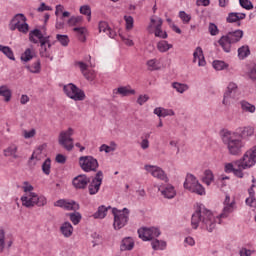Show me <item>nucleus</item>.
<instances>
[{
  "label": "nucleus",
  "mask_w": 256,
  "mask_h": 256,
  "mask_svg": "<svg viewBox=\"0 0 256 256\" xmlns=\"http://www.w3.org/2000/svg\"><path fill=\"white\" fill-rule=\"evenodd\" d=\"M234 211L235 200H233L231 204H225L222 213L218 216H215V214H213L211 210L205 208V206L200 205L192 214V229H198L200 225L201 229H205L208 233H213L217 228V223L220 225L221 219H227V217Z\"/></svg>",
  "instance_id": "obj_1"
},
{
  "label": "nucleus",
  "mask_w": 256,
  "mask_h": 256,
  "mask_svg": "<svg viewBox=\"0 0 256 256\" xmlns=\"http://www.w3.org/2000/svg\"><path fill=\"white\" fill-rule=\"evenodd\" d=\"M222 143L226 146L229 155L237 157L243 153L245 149V141L238 138L237 135L231 131H225L222 134Z\"/></svg>",
  "instance_id": "obj_2"
},
{
  "label": "nucleus",
  "mask_w": 256,
  "mask_h": 256,
  "mask_svg": "<svg viewBox=\"0 0 256 256\" xmlns=\"http://www.w3.org/2000/svg\"><path fill=\"white\" fill-rule=\"evenodd\" d=\"M256 163V146L251 148L250 150L246 151L243 157L235 162L237 169L234 170V175L242 179L243 177V170L244 169H251L253 165Z\"/></svg>",
  "instance_id": "obj_3"
},
{
  "label": "nucleus",
  "mask_w": 256,
  "mask_h": 256,
  "mask_svg": "<svg viewBox=\"0 0 256 256\" xmlns=\"http://www.w3.org/2000/svg\"><path fill=\"white\" fill-rule=\"evenodd\" d=\"M244 32L241 29L228 32L218 40V44L225 53H231V45L239 43L243 39Z\"/></svg>",
  "instance_id": "obj_4"
},
{
  "label": "nucleus",
  "mask_w": 256,
  "mask_h": 256,
  "mask_svg": "<svg viewBox=\"0 0 256 256\" xmlns=\"http://www.w3.org/2000/svg\"><path fill=\"white\" fill-rule=\"evenodd\" d=\"M20 201H22L23 207H27V209H31V207H45L47 205V198L45 196H39L37 193H28L24 194Z\"/></svg>",
  "instance_id": "obj_5"
},
{
  "label": "nucleus",
  "mask_w": 256,
  "mask_h": 256,
  "mask_svg": "<svg viewBox=\"0 0 256 256\" xmlns=\"http://www.w3.org/2000/svg\"><path fill=\"white\" fill-rule=\"evenodd\" d=\"M184 189H187V191H190V193H195L196 195H205V187L199 183V180L193 174L186 175Z\"/></svg>",
  "instance_id": "obj_6"
},
{
  "label": "nucleus",
  "mask_w": 256,
  "mask_h": 256,
  "mask_svg": "<svg viewBox=\"0 0 256 256\" xmlns=\"http://www.w3.org/2000/svg\"><path fill=\"white\" fill-rule=\"evenodd\" d=\"M112 215L114 216L113 227L116 231L123 229V227L129 223V209L127 208H124L123 210L113 208Z\"/></svg>",
  "instance_id": "obj_7"
},
{
  "label": "nucleus",
  "mask_w": 256,
  "mask_h": 256,
  "mask_svg": "<svg viewBox=\"0 0 256 256\" xmlns=\"http://www.w3.org/2000/svg\"><path fill=\"white\" fill-rule=\"evenodd\" d=\"M73 128H68L67 130L61 131L58 136V143L63 147L66 151H73Z\"/></svg>",
  "instance_id": "obj_8"
},
{
  "label": "nucleus",
  "mask_w": 256,
  "mask_h": 256,
  "mask_svg": "<svg viewBox=\"0 0 256 256\" xmlns=\"http://www.w3.org/2000/svg\"><path fill=\"white\" fill-rule=\"evenodd\" d=\"M63 91L73 101H85V92L73 83L63 86Z\"/></svg>",
  "instance_id": "obj_9"
},
{
  "label": "nucleus",
  "mask_w": 256,
  "mask_h": 256,
  "mask_svg": "<svg viewBox=\"0 0 256 256\" xmlns=\"http://www.w3.org/2000/svg\"><path fill=\"white\" fill-rule=\"evenodd\" d=\"M79 165L85 173L96 172L99 169V161L93 156H81L79 158Z\"/></svg>",
  "instance_id": "obj_10"
},
{
  "label": "nucleus",
  "mask_w": 256,
  "mask_h": 256,
  "mask_svg": "<svg viewBox=\"0 0 256 256\" xmlns=\"http://www.w3.org/2000/svg\"><path fill=\"white\" fill-rule=\"evenodd\" d=\"M103 185V171H98L95 177L89 182L88 193L89 195H97Z\"/></svg>",
  "instance_id": "obj_11"
},
{
  "label": "nucleus",
  "mask_w": 256,
  "mask_h": 256,
  "mask_svg": "<svg viewBox=\"0 0 256 256\" xmlns=\"http://www.w3.org/2000/svg\"><path fill=\"white\" fill-rule=\"evenodd\" d=\"M237 91V84H235V82H230L223 96V105H231V103H233L237 99Z\"/></svg>",
  "instance_id": "obj_12"
},
{
  "label": "nucleus",
  "mask_w": 256,
  "mask_h": 256,
  "mask_svg": "<svg viewBox=\"0 0 256 256\" xmlns=\"http://www.w3.org/2000/svg\"><path fill=\"white\" fill-rule=\"evenodd\" d=\"M145 171L150 173L152 177H155L156 179H160V181H164L165 183H169V178L167 177V174L161 167L159 166H153V165H145L144 166Z\"/></svg>",
  "instance_id": "obj_13"
},
{
  "label": "nucleus",
  "mask_w": 256,
  "mask_h": 256,
  "mask_svg": "<svg viewBox=\"0 0 256 256\" xmlns=\"http://www.w3.org/2000/svg\"><path fill=\"white\" fill-rule=\"evenodd\" d=\"M54 207H60L65 211H79L80 206L75 200L60 199L54 202Z\"/></svg>",
  "instance_id": "obj_14"
},
{
  "label": "nucleus",
  "mask_w": 256,
  "mask_h": 256,
  "mask_svg": "<svg viewBox=\"0 0 256 256\" xmlns=\"http://www.w3.org/2000/svg\"><path fill=\"white\" fill-rule=\"evenodd\" d=\"M156 187L164 199H175V196L177 195L175 186L171 184H162L157 185Z\"/></svg>",
  "instance_id": "obj_15"
},
{
  "label": "nucleus",
  "mask_w": 256,
  "mask_h": 256,
  "mask_svg": "<svg viewBox=\"0 0 256 256\" xmlns=\"http://www.w3.org/2000/svg\"><path fill=\"white\" fill-rule=\"evenodd\" d=\"M232 133H234V135H236L238 139H241L242 141H247L249 137H253V135L255 134V128L251 126L240 127Z\"/></svg>",
  "instance_id": "obj_16"
},
{
  "label": "nucleus",
  "mask_w": 256,
  "mask_h": 256,
  "mask_svg": "<svg viewBox=\"0 0 256 256\" xmlns=\"http://www.w3.org/2000/svg\"><path fill=\"white\" fill-rule=\"evenodd\" d=\"M90 181L91 179L87 175L80 174L73 179L72 183L75 189H86Z\"/></svg>",
  "instance_id": "obj_17"
},
{
  "label": "nucleus",
  "mask_w": 256,
  "mask_h": 256,
  "mask_svg": "<svg viewBox=\"0 0 256 256\" xmlns=\"http://www.w3.org/2000/svg\"><path fill=\"white\" fill-rule=\"evenodd\" d=\"M247 17V14L241 13V12H230L228 13V16L226 17L227 23H238V27L241 26V22L243 19Z\"/></svg>",
  "instance_id": "obj_18"
},
{
  "label": "nucleus",
  "mask_w": 256,
  "mask_h": 256,
  "mask_svg": "<svg viewBox=\"0 0 256 256\" xmlns=\"http://www.w3.org/2000/svg\"><path fill=\"white\" fill-rule=\"evenodd\" d=\"M24 21H27L24 14H16L9 23L10 31H15Z\"/></svg>",
  "instance_id": "obj_19"
},
{
  "label": "nucleus",
  "mask_w": 256,
  "mask_h": 256,
  "mask_svg": "<svg viewBox=\"0 0 256 256\" xmlns=\"http://www.w3.org/2000/svg\"><path fill=\"white\" fill-rule=\"evenodd\" d=\"M193 63H197L199 67H205L207 65V62L205 61V56L203 55V48L197 47L193 53Z\"/></svg>",
  "instance_id": "obj_20"
},
{
  "label": "nucleus",
  "mask_w": 256,
  "mask_h": 256,
  "mask_svg": "<svg viewBox=\"0 0 256 256\" xmlns=\"http://www.w3.org/2000/svg\"><path fill=\"white\" fill-rule=\"evenodd\" d=\"M114 95H120L121 97H129V95H135V89H132L130 85L120 86L113 90Z\"/></svg>",
  "instance_id": "obj_21"
},
{
  "label": "nucleus",
  "mask_w": 256,
  "mask_h": 256,
  "mask_svg": "<svg viewBox=\"0 0 256 256\" xmlns=\"http://www.w3.org/2000/svg\"><path fill=\"white\" fill-rule=\"evenodd\" d=\"M98 29L100 33H107L110 39H115V37L117 36V33L113 31L111 27H109V24L105 21L99 22Z\"/></svg>",
  "instance_id": "obj_22"
},
{
  "label": "nucleus",
  "mask_w": 256,
  "mask_h": 256,
  "mask_svg": "<svg viewBox=\"0 0 256 256\" xmlns=\"http://www.w3.org/2000/svg\"><path fill=\"white\" fill-rule=\"evenodd\" d=\"M17 151H19V146H17V144L12 143L6 149L3 150L4 157H13V159H19Z\"/></svg>",
  "instance_id": "obj_23"
},
{
  "label": "nucleus",
  "mask_w": 256,
  "mask_h": 256,
  "mask_svg": "<svg viewBox=\"0 0 256 256\" xmlns=\"http://www.w3.org/2000/svg\"><path fill=\"white\" fill-rule=\"evenodd\" d=\"M60 232L63 237H71V235H73V225H71L70 222H64L60 227Z\"/></svg>",
  "instance_id": "obj_24"
},
{
  "label": "nucleus",
  "mask_w": 256,
  "mask_h": 256,
  "mask_svg": "<svg viewBox=\"0 0 256 256\" xmlns=\"http://www.w3.org/2000/svg\"><path fill=\"white\" fill-rule=\"evenodd\" d=\"M135 247V242H133V239L131 238H124L122 240V243L120 245L121 251H131Z\"/></svg>",
  "instance_id": "obj_25"
},
{
  "label": "nucleus",
  "mask_w": 256,
  "mask_h": 256,
  "mask_svg": "<svg viewBox=\"0 0 256 256\" xmlns=\"http://www.w3.org/2000/svg\"><path fill=\"white\" fill-rule=\"evenodd\" d=\"M111 209V206L105 207V205H102L98 207V210L93 214L94 219H105L107 217V211Z\"/></svg>",
  "instance_id": "obj_26"
},
{
  "label": "nucleus",
  "mask_w": 256,
  "mask_h": 256,
  "mask_svg": "<svg viewBox=\"0 0 256 256\" xmlns=\"http://www.w3.org/2000/svg\"><path fill=\"white\" fill-rule=\"evenodd\" d=\"M157 49L160 53H167L169 49H173V44H169V42L162 40L157 43Z\"/></svg>",
  "instance_id": "obj_27"
},
{
  "label": "nucleus",
  "mask_w": 256,
  "mask_h": 256,
  "mask_svg": "<svg viewBox=\"0 0 256 256\" xmlns=\"http://www.w3.org/2000/svg\"><path fill=\"white\" fill-rule=\"evenodd\" d=\"M67 217H69V219H70L71 223H73V225H79V223H81V219H83V216L77 211L68 213Z\"/></svg>",
  "instance_id": "obj_28"
},
{
  "label": "nucleus",
  "mask_w": 256,
  "mask_h": 256,
  "mask_svg": "<svg viewBox=\"0 0 256 256\" xmlns=\"http://www.w3.org/2000/svg\"><path fill=\"white\" fill-rule=\"evenodd\" d=\"M151 245L154 251H163L167 247V242L155 239L152 241Z\"/></svg>",
  "instance_id": "obj_29"
},
{
  "label": "nucleus",
  "mask_w": 256,
  "mask_h": 256,
  "mask_svg": "<svg viewBox=\"0 0 256 256\" xmlns=\"http://www.w3.org/2000/svg\"><path fill=\"white\" fill-rule=\"evenodd\" d=\"M215 181V176L213 175V171L211 170H205L204 176L202 178V182L205 183V185H211V183Z\"/></svg>",
  "instance_id": "obj_30"
},
{
  "label": "nucleus",
  "mask_w": 256,
  "mask_h": 256,
  "mask_svg": "<svg viewBox=\"0 0 256 256\" xmlns=\"http://www.w3.org/2000/svg\"><path fill=\"white\" fill-rule=\"evenodd\" d=\"M240 105H241L242 111H244L245 113H255V111H256L255 105H253L245 100L241 101Z\"/></svg>",
  "instance_id": "obj_31"
},
{
  "label": "nucleus",
  "mask_w": 256,
  "mask_h": 256,
  "mask_svg": "<svg viewBox=\"0 0 256 256\" xmlns=\"http://www.w3.org/2000/svg\"><path fill=\"white\" fill-rule=\"evenodd\" d=\"M73 31H75V33H78L79 41H82V43H85L87 41V37L85 36V33H87V28L76 27V28H73Z\"/></svg>",
  "instance_id": "obj_32"
},
{
  "label": "nucleus",
  "mask_w": 256,
  "mask_h": 256,
  "mask_svg": "<svg viewBox=\"0 0 256 256\" xmlns=\"http://www.w3.org/2000/svg\"><path fill=\"white\" fill-rule=\"evenodd\" d=\"M172 87L177 91V93L181 94L185 93V91H189V85L179 82L172 83Z\"/></svg>",
  "instance_id": "obj_33"
},
{
  "label": "nucleus",
  "mask_w": 256,
  "mask_h": 256,
  "mask_svg": "<svg viewBox=\"0 0 256 256\" xmlns=\"http://www.w3.org/2000/svg\"><path fill=\"white\" fill-rule=\"evenodd\" d=\"M0 51L4 55H6L8 59H10L11 61H15V55L13 54V50H11L9 46L0 45Z\"/></svg>",
  "instance_id": "obj_34"
},
{
  "label": "nucleus",
  "mask_w": 256,
  "mask_h": 256,
  "mask_svg": "<svg viewBox=\"0 0 256 256\" xmlns=\"http://www.w3.org/2000/svg\"><path fill=\"white\" fill-rule=\"evenodd\" d=\"M251 55V50H249V46H241L238 49V57L239 59H245Z\"/></svg>",
  "instance_id": "obj_35"
},
{
  "label": "nucleus",
  "mask_w": 256,
  "mask_h": 256,
  "mask_svg": "<svg viewBox=\"0 0 256 256\" xmlns=\"http://www.w3.org/2000/svg\"><path fill=\"white\" fill-rule=\"evenodd\" d=\"M138 237L142 239V241H150L149 240V228L142 227L138 229Z\"/></svg>",
  "instance_id": "obj_36"
},
{
  "label": "nucleus",
  "mask_w": 256,
  "mask_h": 256,
  "mask_svg": "<svg viewBox=\"0 0 256 256\" xmlns=\"http://www.w3.org/2000/svg\"><path fill=\"white\" fill-rule=\"evenodd\" d=\"M0 97H4L6 102L11 101V90L7 86H0Z\"/></svg>",
  "instance_id": "obj_37"
},
{
  "label": "nucleus",
  "mask_w": 256,
  "mask_h": 256,
  "mask_svg": "<svg viewBox=\"0 0 256 256\" xmlns=\"http://www.w3.org/2000/svg\"><path fill=\"white\" fill-rule=\"evenodd\" d=\"M28 71L30 73H40L41 72V60H37L32 65L27 66Z\"/></svg>",
  "instance_id": "obj_38"
},
{
  "label": "nucleus",
  "mask_w": 256,
  "mask_h": 256,
  "mask_svg": "<svg viewBox=\"0 0 256 256\" xmlns=\"http://www.w3.org/2000/svg\"><path fill=\"white\" fill-rule=\"evenodd\" d=\"M42 171L44 175H51V158H47L42 164Z\"/></svg>",
  "instance_id": "obj_39"
},
{
  "label": "nucleus",
  "mask_w": 256,
  "mask_h": 256,
  "mask_svg": "<svg viewBox=\"0 0 256 256\" xmlns=\"http://www.w3.org/2000/svg\"><path fill=\"white\" fill-rule=\"evenodd\" d=\"M57 41L62 45V47H67L69 45V36L63 34L56 35Z\"/></svg>",
  "instance_id": "obj_40"
},
{
  "label": "nucleus",
  "mask_w": 256,
  "mask_h": 256,
  "mask_svg": "<svg viewBox=\"0 0 256 256\" xmlns=\"http://www.w3.org/2000/svg\"><path fill=\"white\" fill-rule=\"evenodd\" d=\"M148 232H149V240L150 241H151V239H155V237H159V235H161V230H159L158 228H155V227L148 228Z\"/></svg>",
  "instance_id": "obj_41"
},
{
  "label": "nucleus",
  "mask_w": 256,
  "mask_h": 256,
  "mask_svg": "<svg viewBox=\"0 0 256 256\" xmlns=\"http://www.w3.org/2000/svg\"><path fill=\"white\" fill-rule=\"evenodd\" d=\"M22 61H25L27 63L28 61H31L33 59V52L31 51V48H27L25 52L21 56Z\"/></svg>",
  "instance_id": "obj_42"
},
{
  "label": "nucleus",
  "mask_w": 256,
  "mask_h": 256,
  "mask_svg": "<svg viewBox=\"0 0 256 256\" xmlns=\"http://www.w3.org/2000/svg\"><path fill=\"white\" fill-rule=\"evenodd\" d=\"M225 67H227V64H225L224 61H221V60L213 61V68L216 71H223V69H225Z\"/></svg>",
  "instance_id": "obj_43"
},
{
  "label": "nucleus",
  "mask_w": 256,
  "mask_h": 256,
  "mask_svg": "<svg viewBox=\"0 0 256 256\" xmlns=\"http://www.w3.org/2000/svg\"><path fill=\"white\" fill-rule=\"evenodd\" d=\"M240 7L246 9V11H251L253 9V3L249 0H239Z\"/></svg>",
  "instance_id": "obj_44"
},
{
  "label": "nucleus",
  "mask_w": 256,
  "mask_h": 256,
  "mask_svg": "<svg viewBox=\"0 0 256 256\" xmlns=\"http://www.w3.org/2000/svg\"><path fill=\"white\" fill-rule=\"evenodd\" d=\"M80 13L88 17V21H91V7L89 5H84L80 7Z\"/></svg>",
  "instance_id": "obj_45"
},
{
  "label": "nucleus",
  "mask_w": 256,
  "mask_h": 256,
  "mask_svg": "<svg viewBox=\"0 0 256 256\" xmlns=\"http://www.w3.org/2000/svg\"><path fill=\"white\" fill-rule=\"evenodd\" d=\"M22 135H23L24 139H33V137H35V135H37V130H35V129H31L30 131L23 130Z\"/></svg>",
  "instance_id": "obj_46"
},
{
  "label": "nucleus",
  "mask_w": 256,
  "mask_h": 256,
  "mask_svg": "<svg viewBox=\"0 0 256 256\" xmlns=\"http://www.w3.org/2000/svg\"><path fill=\"white\" fill-rule=\"evenodd\" d=\"M41 153H42L41 148L36 149L32 153V155H31V157L29 159V163H31L33 160L41 161Z\"/></svg>",
  "instance_id": "obj_47"
},
{
  "label": "nucleus",
  "mask_w": 256,
  "mask_h": 256,
  "mask_svg": "<svg viewBox=\"0 0 256 256\" xmlns=\"http://www.w3.org/2000/svg\"><path fill=\"white\" fill-rule=\"evenodd\" d=\"M16 29L19 33H24V35H26V33H29V24H27V21H24Z\"/></svg>",
  "instance_id": "obj_48"
},
{
  "label": "nucleus",
  "mask_w": 256,
  "mask_h": 256,
  "mask_svg": "<svg viewBox=\"0 0 256 256\" xmlns=\"http://www.w3.org/2000/svg\"><path fill=\"white\" fill-rule=\"evenodd\" d=\"M5 249V230L3 228L0 229V253H3Z\"/></svg>",
  "instance_id": "obj_49"
},
{
  "label": "nucleus",
  "mask_w": 256,
  "mask_h": 256,
  "mask_svg": "<svg viewBox=\"0 0 256 256\" xmlns=\"http://www.w3.org/2000/svg\"><path fill=\"white\" fill-rule=\"evenodd\" d=\"M81 21H83V17L81 16H72L69 20H68V25H70V27H73L75 25H77L78 23H81Z\"/></svg>",
  "instance_id": "obj_50"
},
{
  "label": "nucleus",
  "mask_w": 256,
  "mask_h": 256,
  "mask_svg": "<svg viewBox=\"0 0 256 256\" xmlns=\"http://www.w3.org/2000/svg\"><path fill=\"white\" fill-rule=\"evenodd\" d=\"M208 31L213 37H215V35H219V28L215 25V23L209 24Z\"/></svg>",
  "instance_id": "obj_51"
},
{
  "label": "nucleus",
  "mask_w": 256,
  "mask_h": 256,
  "mask_svg": "<svg viewBox=\"0 0 256 256\" xmlns=\"http://www.w3.org/2000/svg\"><path fill=\"white\" fill-rule=\"evenodd\" d=\"M124 21L126 23V29L130 31V29H133L134 20L132 16H124Z\"/></svg>",
  "instance_id": "obj_52"
},
{
  "label": "nucleus",
  "mask_w": 256,
  "mask_h": 256,
  "mask_svg": "<svg viewBox=\"0 0 256 256\" xmlns=\"http://www.w3.org/2000/svg\"><path fill=\"white\" fill-rule=\"evenodd\" d=\"M25 195H29V193H35L33 192V185L29 184V182H24V186L22 187Z\"/></svg>",
  "instance_id": "obj_53"
},
{
  "label": "nucleus",
  "mask_w": 256,
  "mask_h": 256,
  "mask_svg": "<svg viewBox=\"0 0 256 256\" xmlns=\"http://www.w3.org/2000/svg\"><path fill=\"white\" fill-rule=\"evenodd\" d=\"M40 56L44 57L46 59H50V61H53V56H51V54L49 53V51L47 50V47L41 48L40 50Z\"/></svg>",
  "instance_id": "obj_54"
},
{
  "label": "nucleus",
  "mask_w": 256,
  "mask_h": 256,
  "mask_svg": "<svg viewBox=\"0 0 256 256\" xmlns=\"http://www.w3.org/2000/svg\"><path fill=\"white\" fill-rule=\"evenodd\" d=\"M179 17L183 21V23H189V21H191V15L186 14L185 11H180Z\"/></svg>",
  "instance_id": "obj_55"
},
{
  "label": "nucleus",
  "mask_w": 256,
  "mask_h": 256,
  "mask_svg": "<svg viewBox=\"0 0 256 256\" xmlns=\"http://www.w3.org/2000/svg\"><path fill=\"white\" fill-rule=\"evenodd\" d=\"M155 37H160V39H167V32H164L161 28L155 29Z\"/></svg>",
  "instance_id": "obj_56"
},
{
  "label": "nucleus",
  "mask_w": 256,
  "mask_h": 256,
  "mask_svg": "<svg viewBox=\"0 0 256 256\" xmlns=\"http://www.w3.org/2000/svg\"><path fill=\"white\" fill-rule=\"evenodd\" d=\"M148 67H150L151 71H157L159 67H157V59H151L147 61Z\"/></svg>",
  "instance_id": "obj_57"
},
{
  "label": "nucleus",
  "mask_w": 256,
  "mask_h": 256,
  "mask_svg": "<svg viewBox=\"0 0 256 256\" xmlns=\"http://www.w3.org/2000/svg\"><path fill=\"white\" fill-rule=\"evenodd\" d=\"M29 36L36 37L37 39H43V33H41V30L34 29L30 31Z\"/></svg>",
  "instance_id": "obj_58"
},
{
  "label": "nucleus",
  "mask_w": 256,
  "mask_h": 256,
  "mask_svg": "<svg viewBox=\"0 0 256 256\" xmlns=\"http://www.w3.org/2000/svg\"><path fill=\"white\" fill-rule=\"evenodd\" d=\"M147 101H149V95H147V94L140 95L137 99L138 105H145V103H147Z\"/></svg>",
  "instance_id": "obj_59"
},
{
  "label": "nucleus",
  "mask_w": 256,
  "mask_h": 256,
  "mask_svg": "<svg viewBox=\"0 0 256 256\" xmlns=\"http://www.w3.org/2000/svg\"><path fill=\"white\" fill-rule=\"evenodd\" d=\"M38 13H43V11H53V8L51 6L45 5L44 2L40 4V7L37 8Z\"/></svg>",
  "instance_id": "obj_60"
},
{
  "label": "nucleus",
  "mask_w": 256,
  "mask_h": 256,
  "mask_svg": "<svg viewBox=\"0 0 256 256\" xmlns=\"http://www.w3.org/2000/svg\"><path fill=\"white\" fill-rule=\"evenodd\" d=\"M76 65H78V67L80 68L81 72L86 77V79H89V77L85 73V71H87V64H85L84 62H77Z\"/></svg>",
  "instance_id": "obj_61"
},
{
  "label": "nucleus",
  "mask_w": 256,
  "mask_h": 256,
  "mask_svg": "<svg viewBox=\"0 0 256 256\" xmlns=\"http://www.w3.org/2000/svg\"><path fill=\"white\" fill-rule=\"evenodd\" d=\"M175 115V111L172 109L162 108V117H173Z\"/></svg>",
  "instance_id": "obj_62"
},
{
  "label": "nucleus",
  "mask_w": 256,
  "mask_h": 256,
  "mask_svg": "<svg viewBox=\"0 0 256 256\" xmlns=\"http://www.w3.org/2000/svg\"><path fill=\"white\" fill-rule=\"evenodd\" d=\"M246 205H249V207H254L256 208V199L255 196H249L246 199Z\"/></svg>",
  "instance_id": "obj_63"
},
{
  "label": "nucleus",
  "mask_w": 256,
  "mask_h": 256,
  "mask_svg": "<svg viewBox=\"0 0 256 256\" xmlns=\"http://www.w3.org/2000/svg\"><path fill=\"white\" fill-rule=\"evenodd\" d=\"M67 161V158L63 154H58L56 156V163H60L61 165L65 164Z\"/></svg>",
  "instance_id": "obj_64"
}]
</instances>
